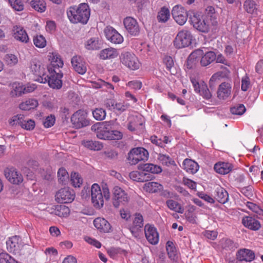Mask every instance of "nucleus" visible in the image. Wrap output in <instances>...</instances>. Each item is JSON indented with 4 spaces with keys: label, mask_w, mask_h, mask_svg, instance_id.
Returning <instances> with one entry per match:
<instances>
[{
    "label": "nucleus",
    "mask_w": 263,
    "mask_h": 263,
    "mask_svg": "<svg viewBox=\"0 0 263 263\" xmlns=\"http://www.w3.org/2000/svg\"><path fill=\"white\" fill-rule=\"evenodd\" d=\"M66 13L71 23L86 24L90 17V10L87 4L81 3L78 6L70 7Z\"/></svg>",
    "instance_id": "nucleus-1"
},
{
    "label": "nucleus",
    "mask_w": 263,
    "mask_h": 263,
    "mask_svg": "<svg viewBox=\"0 0 263 263\" xmlns=\"http://www.w3.org/2000/svg\"><path fill=\"white\" fill-rule=\"evenodd\" d=\"M48 74H46L42 78L41 83H45L48 82L49 86L53 89H60L62 86L63 73L61 70L52 69L49 68L48 69Z\"/></svg>",
    "instance_id": "nucleus-2"
},
{
    "label": "nucleus",
    "mask_w": 263,
    "mask_h": 263,
    "mask_svg": "<svg viewBox=\"0 0 263 263\" xmlns=\"http://www.w3.org/2000/svg\"><path fill=\"white\" fill-rule=\"evenodd\" d=\"M193 40V36L191 32L187 29H183L178 32L174 41V45L178 49L186 47L191 45Z\"/></svg>",
    "instance_id": "nucleus-3"
},
{
    "label": "nucleus",
    "mask_w": 263,
    "mask_h": 263,
    "mask_svg": "<svg viewBox=\"0 0 263 263\" xmlns=\"http://www.w3.org/2000/svg\"><path fill=\"white\" fill-rule=\"evenodd\" d=\"M148 151L143 147L132 149L128 154V161L131 165H135L140 161H145L148 158Z\"/></svg>",
    "instance_id": "nucleus-4"
},
{
    "label": "nucleus",
    "mask_w": 263,
    "mask_h": 263,
    "mask_svg": "<svg viewBox=\"0 0 263 263\" xmlns=\"http://www.w3.org/2000/svg\"><path fill=\"white\" fill-rule=\"evenodd\" d=\"M120 59L122 64L132 70H136L140 67V63L138 58L131 52L122 53Z\"/></svg>",
    "instance_id": "nucleus-5"
},
{
    "label": "nucleus",
    "mask_w": 263,
    "mask_h": 263,
    "mask_svg": "<svg viewBox=\"0 0 263 263\" xmlns=\"http://www.w3.org/2000/svg\"><path fill=\"white\" fill-rule=\"evenodd\" d=\"M97 137L101 139L108 140H118L122 138L121 132L116 130L108 129L107 127H100L98 129Z\"/></svg>",
    "instance_id": "nucleus-6"
},
{
    "label": "nucleus",
    "mask_w": 263,
    "mask_h": 263,
    "mask_svg": "<svg viewBox=\"0 0 263 263\" xmlns=\"http://www.w3.org/2000/svg\"><path fill=\"white\" fill-rule=\"evenodd\" d=\"M74 198L75 194L73 191L68 187L61 189L55 195V200L61 203H71Z\"/></svg>",
    "instance_id": "nucleus-7"
},
{
    "label": "nucleus",
    "mask_w": 263,
    "mask_h": 263,
    "mask_svg": "<svg viewBox=\"0 0 263 263\" xmlns=\"http://www.w3.org/2000/svg\"><path fill=\"white\" fill-rule=\"evenodd\" d=\"M172 15L175 21L181 26L186 23L188 18L187 10L179 5H177L173 8Z\"/></svg>",
    "instance_id": "nucleus-8"
},
{
    "label": "nucleus",
    "mask_w": 263,
    "mask_h": 263,
    "mask_svg": "<svg viewBox=\"0 0 263 263\" xmlns=\"http://www.w3.org/2000/svg\"><path fill=\"white\" fill-rule=\"evenodd\" d=\"M190 22L193 26L202 32H208L209 30V23L208 20L201 18L198 13H194L190 17Z\"/></svg>",
    "instance_id": "nucleus-9"
},
{
    "label": "nucleus",
    "mask_w": 263,
    "mask_h": 263,
    "mask_svg": "<svg viewBox=\"0 0 263 263\" xmlns=\"http://www.w3.org/2000/svg\"><path fill=\"white\" fill-rule=\"evenodd\" d=\"M113 194L112 203L116 208L128 201L129 197L127 193L119 186L114 187Z\"/></svg>",
    "instance_id": "nucleus-10"
},
{
    "label": "nucleus",
    "mask_w": 263,
    "mask_h": 263,
    "mask_svg": "<svg viewBox=\"0 0 263 263\" xmlns=\"http://www.w3.org/2000/svg\"><path fill=\"white\" fill-rule=\"evenodd\" d=\"M71 121L73 125L78 128L86 126L89 124V121L87 119V114L84 111L79 110L72 115Z\"/></svg>",
    "instance_id": "nucleus-11"
},
{
    "label": "nucleus",
    "mask_w": 263,
    "mask_h": 263,
    "mask_svg": "<svg viewBox=\"0 0 263 263\" xmlns=\"http://www.w3.org/2000/svg\"><path fill=\"white\" fill-rule=\"evenodd\" d=\"M91 201L94 206L97 209H100L103 206L104 198L100 187L98 184L95 183L91 188Z\"/></svg>",
    "instance_id": "nucleus-12"
},
{
    "label": "nucleus",
    "mask_w": 263,
    "mask_h": 263,
    "mask_svg": "<svg viewBox=\"0 0 263 263\" xmlns=\"http://www.w3.org/2000/svg\"><path fill=\"white\" fill-rule=\"evenodd\" d=\"M8 251L14 254H21V251L23 247V242L20 236H14L6 241Z\"/></svg>",
    "instance_id": "nucleus-13"
},
{
    "label": "nucleus",
    "mask_w": 263,
    "mask_h": 263,
    "mask_svg": "<svg viewBox=\"0 0 263 263\" xmlns=\"http://www.w3.org/2000/svg\"><path fill=\"white\" fill-rule=\"evenodd\" d=\"M191 81L196 92L202 96L205 99H211L212 94L208 88L207 85L203 81L199 82L194 78H191Z\"/></svg>",
    "instance_id": "nucleus-14"
},
{
    "label": "nucleus",
    "mask_w": 263,
    "mask_h": 263,
    "mask_svg": "<svg viewBox=\"0 0 263 263\" xmlns=\"http://www.w3.org/2000/svg\"><path fill=\"white\" fill-rule=\"evenodd\" d=\"M106 107L109 110L117 114H121L129 107L128 103L124 102H118L114 99H107L105 102Z\"/></svg>",
    "instance_id": "nucleus-15"
},
{
    "label": "nucleus",
    "mask_w": 263,
    "mask_h": 263,
    "mask_svg": "<svg viewBox=\"0 0 263 263\" xmlns=\"http://www.w3.org/2000/svg\"><path fill=\"white\" fill-rule=\"evenodd\" d=\"M5 175L11 183L20 184L23 181L22 174L14 167H7L5 170Z\"/></svg>",
    "instance_id": "nucleus-16"
},
{
    "label": "nucleus",
    "mask_w": 263,
    "mask_h": 263,
    "mask_svg": "<svg viewBox=\"0 0 263 263\" xmlns=\"http://www.w3.org/2000/svg\"><path fill=\"white\" fill-rule=\"evenodd\" d=\"M143 224V216L139 213H136L135 215L133 224L129 228L130 232L135 238L139 237L140 234L141 233V229L142 228Z\"/></svg>",
    "instance_id": "nucleus-17"
},
{
    "label": "nucleus",
    "mask_w": 263,
    "mask_h": 263,
    "mask_svg": "<svg viewBox=\"0 0 263 263\" xmlns=\"http://www.w3.org/2000/svg\"><path fill=\"white\" fill-rule=\"evenodd\" d=\"M124 27L132 35L136 36L140 32L139 24L136 19L132 17H126L123 21Z\"/></svg>",
    "instance_id": "nucleus-18"
},
{
    "label": "nucleus",
    "mask_w": 263,
    "mask_h": 263,
    "mask_svg": "<svg viewBox=\"0 0 263 263\" xmlns=\"http://www.w3.org/2000/svg\"><path fill=\"white\" fill-rule=\"evenodd\" d=\"M106 39L114 44H121L123 41V36L114 28L107 27L104 29Z\"/></svg>",
    "instance_id": "nucleus-19"
},
{
    "label": "nucleus",
    "mask_w": 263,
    "mask_h": 263,
    "mask_svg": "<svg viewBox=\"0 0 263 263\" xmlns=\"http://www.w3.org/2000/svg\"><path fill=\"white\" fill-rule=\"evenodd\" d=\"M145 235L147 241L152 245H156L159 241V234L156 228L148 224L144 227Z\"/></svg>",
    "instance_id": "nucleus-20"
},
{
    "label": "nucleus",
    "mask_w": 263,
    "mask_h": 263,
    "mask_svg": "<svg viewBox=\"0 0 263 263\" xmlns=\"http://www.w3.org/2000/svg\"><path fill=\"white\" fill-rule=\"evenodd\" d=\"M74 70L81 74H84L87 70L86 63L80 56H74L71 60Z\"/></svg>",
    "instance_id": "nucleus-21"
},
{
    "label": "nucleus",
    "mask_w": 263,
    "mask_h": 263,
    "mask_svg": "<svg viewBox=\"0 0 263 263\" xmlns=\"http://www.w3.org/2000/svg\"><path fill=\"white\" fill-rule=\"evenodd\" d=\"M243 226L248 229L256 231L261 228L260 222L252 216H245L241 220Z\"/></svg>",
    "instance_id": "nucleus-22"
},
{
    "label": "nucleus",
    "mask_w": 263,
    "mask_h": 263,
    "mask_svg": "<svg viewBox=\"0 0 263 263\" xmlns=\"http://www.w3.org/2000/svg\"><path fill=\"white\" fill-rule=\"evenodd\" d=\"M48 57L50 64L48 67V69L52 67V69L61 70L60 68L63 67L64 63L60 55L55 52H49Z\"/></svg>",
    "instance_id": "nucleus-23"
},
{
    "label": "nucleus",
    "mask_w": 263,
    "mask_h": 263,
    "mask_svg": "<svg viewBox=\"0 0 263 263\" xmlns=\"http://www.w3.org/2000/svg\"><path fill=\"white\" fill-rule=\"evenodd\" d=\"M204 52L202 50L198 49L192 52L186 62V66L187 68H192L202 58Z\"/></svg>",
    "instance_id": "nucleus-24"
},
{
    "label": "nucleus",
    "mask_w": 263,
    "mask_h": 263,
    "mask_svg": "<svg viewBox=\"0 0 263 263\" xmlns=\"http://www.w3.org/2000/svg\"><path fill=\"white\" fill-rule=\"evenodd\" d=\"M31 69L35 75L39 77L38 80L40 82L46 73L45 68L42 63L36 59L32 61Z\"/></svg>",
    "instance_id": "nucleus-25"
},
{
    "label": "nucleus",
    "mask_w": 263,
    "mask_h": 263,
    "mask_svg": "<svg viewBox=\"0 0 263 263\" xmlns=\"http://www.w3.org/2000/svg\"><path fill=\"white\" fill-rule=\"evenodd\" d=\"M13 36L15 40L22 43L29 42V36L24 28L21 26H15L13 29Z\"/></svg>",
    "instance_id": "nucleus-26"
},
{
    "label": "nucleus",
    "mask_w": 263,
    "mask_h": 263,
    "mask_svg": "<svg viewBox=\"0 0 263 263\" xmlns=\"http://www.w3.org/2000/svg\"><path fill=\"white\" fill-rule=\"evenodd\" d=\"M236 256L239 261L250 262L254 259L255 255L253 251L248 249H242L238 251Z\"/></svg>",
    "instance_id": "nucleus-27"
},
{
    "label": "nucleus",
    "mask_w": 263,
    "mask_h": 263,
    "mask_svg": "<svg viewBox=\"0 0 263 263\" xmlns=\"http://www.w3.org/2000/svg\"><path fill=\"white\" fill-rule=\"evenodd\" d=\"M95 227L101 232H109L111 229L110 223L104 218L98 217L93 220Z\"/></svg>",
    "instance_id": "nucleus-28"
},
{
    "label": "nucleus",
    "mask_w": 263,
    "mask_h": 263,
    "mask_svg": "<svg viewBox=\"0 0 263 263\" xmlns=\"http://www.w3.org/2000/svg\"><path fill=\"white\" fill-rule=\"evenodd\" d=\"M233 165L229 162H219L216 163L214 167V170L220 174H227L233 169Z\"/></svg>",
    "instance_id": "nucleus-29"
},
{
    "label": "nucleus",
    "mask_w": 263,
    "mask_h": 263,
    "mask_svg": "<svg viewBox=\"0 0 263 263\" xmlns=\"http://www.w3.org/2000/svg\"><path fill=\"white\" fill-rule=\"evenodd\" d=\"M182 168L190 174H194L198 171L199 165L195 161L185 159L182 163Z\"/></svg>",
    "instance_id": "nucleus-30"
},
{
    "label": "nucleus",
    "mask_w": 263,
    "mask_h": 263,
    "mask_svg": "<svg viewBox=\"0 0 263 263\" xmlns=\"http://www.w3.org/2000/svg\"><path fill=\"white\" fill-rule=\"evenodd\" d=\"M119 53L115 48L109 47L102 50L99 54V57L102 60L112 59L118 57Z\"/></svg>",
    "instance_id": "nucleus-31"
},
{
    "label": "nucleus",
    "mask_w": 263,
    "mask_h": 263,
    "mask_svg": "<svg viewBox=\"0 0 263 263\" xmlns=\"http://www.w3.org/2000/svg\"><path fill=\"white\" fill-rule=\"evenodd\" d=\"M231 92V86L229 83H221L217 91V97L220 99H224L228 98Z\"/></svg>",
    "instance_id": "nucleus-32"
},
{
    "label": "nucleus",
    "mask_w": 263,
    "mask_h": 263,
    "mask_svg": "<svg viewBox=\"0 0 263 263\" xmlns=\"http://www.w3.org/2000/svg\"><path fill=\"white\" fill-rule=\"evenodd\" d=\"M214 198L219 203H225L229 199L227 191L221 186H218L215 190Z\"/></svg>",
    "instance_id": "nucleus-33"
},
{
    "label": "nucleus",
    "mask_w": 263,
    "mask_h": 263,
    "mask_svg": "<svg viewBox=\"0 0 263 263\" xmlns=\"http://www.w3.org/2000/svg\"><path fill=\"white\" fill-rule=\"evenodd\" d=\"M38 101L35 99L30 98L22 102L19 107L24 110H29L34 109L38 105Z\"/></svg>",
    "instance_id": "nucleus-34"
},
{
    "label": "nucleus",
    "mask_w": 263,
    "mask_h": 263,
    "mask_svg": "<svg viewBox=\"0 0 263 263\" xmlns=\"http://www.w3.org/2000/svg\"><path fill=\"white\" fill-rule=\"evenodd\" d=\"M101 42L98 38L92 37L89 39L85 44V47L87 50H98L101 48Z\"/></svg>",
    "instance_id": "nucleus-35"
},
{
    "label": "nucleus",
    "mask_w": 263,
    "mask_h": 263,
    "mask_svg": "<svg viewBox=\"0 0 263 263\" xmlns=\"http://www.w3.org/2000/svg\"><path fill=\"white\" fill-rule=\"evenodd\" d=\"M216 59V54L213 51L204 52L202 58L200 59L201 65L203 66H206L211 64Z\"/></svg>",
    "instance_id": "nucleus-36"
},
{
    "label": "nucleus",
    "mask_w": 263,
    "mask_h": 263,
    "mask_svg": "<svg viewBox=\"0 0 263 263\" xmlns=\"http://www.w3.org/2000/svg\"><path fill=\"white\" fill-rule=\"evenodd\" d=\"M170 10L165 7L161 8L157 16V20L159 23H165L170 19Z\"/></svg>",
    "instance_id": "nucleus-37"
},
{
    "label": "nucleus",
    "mask_w": 263,
    "mask_h": 263,
    "mask_svg": "<svg viewBox=\"0 0 263 263\" xmlns=\"http://www.w3.org/2000/svg\"><path fill=\"white\" fill-rule=\"evenodd\" d=\"M166 204L169 209L177 213L182 214L184 212V209L181 204L173 199L167 200Z\"/></svg>",
    "instance_id": "nucleus-38"
},
{
    "label": "nucleus",
    "mask_w": 263,
    "mask_h": 263,
    "mask_svg": "<svg viewBox=\"0 0 263 263\" xmlns=\"http://www.w3.org/2000/svg\"><path fill=\"white\" fill-rule=\"evenodd\" d=\"M149 174L146 173H140L137 171H133L129 173V177L134 181L142 182L147 181L149 178Z\"/></svg>",
    "instance_id": "nucleus-39"
},
{
    "label": "nucleus",
    "mask_w": 263,
    "mask_h": 263,
    "mask_svg": "<svg viewBox=\"0 0 263 263\" xmlns=\"http://www.w3.org/2000/svg\"><path fill=\"white\" fill-rule=\"evenodd\" d=\"M82 144L86 148L93 151H100L103 148L102 144L96 141L86 140L82 142Z\"/></svg>",
    "instance_id": "nucleus-40"
},
{
    "label": "nucleus",
    "mask_w": 263,
    "mask_h": 263,
    "mask_svg": "<svg viewBox=\"0 0 263 263\" xmlns=\"http://www.w3.org/2000/svg\"><path fill=\"white\" fill-rule=\"evenodd\" d=\"M162 185L156 182H148L144 184L143 189L147 192L156 193L160 191Z\"/></svg>",
    "instance_id": "nucleus-41"
},
{
    "label": "nucleus",
    "mask_w": 263,
    "mask_h": 263,
    "mask_svg": "<svg viewBox=\"0 0 263 263\" xmlns=\"http://www.w3.org/2000/svg\"><path fill=\"white\" fill-rule=\"evenodd\" d=\"M11 90L10 95L12 97H16L24 94L23 86L19 83H13L11 85Z\"/></svg>",
    "instance_id": "nucleus-42"
},
{
    "label": "nucleus",
    "mask_w": 263,
    "mask_h": 263,
    "mask_svg": "<svg viewBox=\"0 0 263 263\" xmlns=\"http://www.w3.org/2000/svg\"><path fill=\"white\" fill-rule=\"evenodd\" d=\"M30 5L36 11L40 12H44L46 8V4L44 0H32Z\"/></svg>",
    "instance_id": "nucleus-43"
},
{
    "label": "nucleus",
    "mask_w": 263,
    "mask_h": 263,
    "mask_svg": "<svg viewBox=\"0 0 263 263\" xmlns=\"http://www.w3.org/2000/svg\"><path fill=\"white\" fill-rule=\"evenodd\" d=\"M257 5L254 0H246L243 3V8L248 13L254 14L257 11Z\"/></svg>",
    "instance_id": "nucleus-44"
},
{
    "label": "nucleus",
    "mask_w": 263,
    "mask_h": 263,
    "mask_svg": "<svg viewBox=\"0 0 263 263\" xmlns=\"http://www.w3.org/2000/svg\"><path fill=\"white\" fill-rule=\"evenodd\" d=\"M166 249L170 258L175 260L177 259V251L172 241H168L166 243Z\"/></svg>",
    "instance_id": "nucleus-45"
},
{
    "label": "nucleus",
    "mask_w": 263,
    "mask_h": 263,
    "mask_svg": "<svg viewBox=\"0 0 263 263\" xmlns=\"http://www.w3.org/2000/svg\"><path fill=\"white\" fill-rule=\"evenodd\" d=\"M55 214L61 217H66L70 213V209L64 205L58 206L55 209Z\"/></svg>",
    "instance_id": "nucleus-46"
},
{
    "label": "nucleus",
    "mask_w": 263,
    "mask_h": 263,
    "mask_svg": "<svg viewBox=\"0 0 263 263\" xmlns=\"http://www.w3.org/2000/svg\"><path fill=\"white\" fill-rule=\"evenodd\" d=\"M22 122H21V126L22 128L30 130L34 128L35 122L31 119H26L25 117L23 116Z\"/></svg>",
    "instance_id": "nucleus-47"
},
{
    "label": "nucleus",
    "mask_w": 263,
    "mask_h": 263,
    "mask_svg": "<svg viewBox=\"0 0 263 263\" xmlns=\"http://www.w3.org/2000/svg\"><path fill=\"white\" fill-rule=\"evenodd\" d=\"M144 171L153 174H158L161 173L162 168L160 166L152 163H146L144 165Z\"/></svg>",
    "instance_id": "nucleus-48"
},
{
    "label": "nucleus",
    "mask_w": 263,
    "mask_h": 263,
    "mask_svg": "<svg viewBox=\"0 0 263 263\" xmlns=\"http://www.w3.org/2000/svg\"><path fill=\"white\" fill-rule=\"evenodd\" d=\"M33 43L38 48H43L46 46V40L42 35H36L33 37Z\"/></svg>",
    "instance_id": "nucleus-49"
},
{
    "label": "nucleus",
    "mask_w": 263,
    "mask_h": 263,
    "mask_svg": "<svg viewBox=\"0 0 263 263\" xmlns=\"http://www.w3.org/2000/svg\"><path fill=\"white\" fill-rule=\"evenodd\" d=\"M92 115L96 120L102 121L105 119L106 112L102 108H97L92 111Z\"/></svg>",
    "instance_id": "nucleus-50"
},
{
    "label": "nucleus",
    "mask_w": 263,
    "mask_h": 263,
    "mask_svg": "<svg viewBox=\"0 0 263 263\" xmlns=\"http://www.w3.org/2000/svg\"><path fill=\"white\" fill-rule=\"evenodd\" d=\"M71 182L72 185L75 187H80L82 184L83 179L77 173H72L71 175Z\"/></svg>",
    "instance_id": "nucleus-51"
},
{
    "label": "nucleus",
    "mask_w": 263,
    "mask_h": 263,
    "mask_svg": "<svg viewBox=\"0 0 263 263\" xmlns=\"http://www.w3.org/2000/svg\"><path fill=\"white\" fill-rule=\"evenodd\" d=\"M58 176L59 178V181L62 183L65 184L66 181L68 179L69 176L67 171L62 167L60 168L58 172Z\"/></svg>",
    "instance_id": "nucleus-52"
},
{
    "label": "nucleus",
    "mask_w": 263,
    "mask_h": 263,
    "mask_svg": "<svg viewBox=\"0 0 263 263\" xmlns=\"http://www.w3.org/2000/svg\"><path fill=\"white\" fill-rule=\"evenodd\" d=\"M158 159L163 165L166 166H169L174 162L168 155L162 154L158 155Z\"/></svg>",
    "instance_id": "nucleus-53"
},
{
    "label": "nucleus",
    "mask_w": 263,
    "mask_h": 263,
    "mask_svg": "<svg viewBox=\"0 0 263 263\" xmlns=\"http://www.w3.org/2000/svg\"><path fill=\"white\" fill-rule=\"evenodd\" d=\"M245 106L241 104H237L230 109L231 112L233 115H242L246 111Z\"/></svg>",
    "instance_id": "nucleus-54"
},
{
    "label": "nucleus",
    "mask_w": 263,
    "mask_h": 263,
    "mask_svg": "<svg viewBox=\"0 0 263 263\" xmlns=\"http://www.w3.org/2000/svg\"><path fill=\"white\" fill-rule=\"evenodd\" d=\"M246 206L252 212L259 215H263V210L260 206L255 203L247 201L246 203Z\"/></svg>",
    "instance_id": "nucleus-55"
},
{
    "label": "nucleus",
    "mask_w": 263,
    "mask_h": 263,
    "mask_svg": "<svg viewBox=\"0 0 263 263\" xmlns=\"http://www.w3.org/2000/svg\"><path fill=\"white\" fill-rule=\"evenodd\" d=\"M0 263H18V262L7 253H0Z\"/></svg>",
    "instance_id": "nucleus-56"
},
{
    "label": "nucleus",
    "mask_w": 263,
    "mask_h": 263,
    "mask_svg": "<svg viewBox=\"0 0 263 263\" xmlns=\"http://www.w3.org/2000/svg\"><path fill=\"white\" fill-rule=\"evenodd\" d=\"M141 126H142V123H138L137 118H133V119H130L128 124L127 128L129 130L132 132H135Z\"/></svg>",
    "instance_id": "nucleus-57"
},
{
    "label": "nucleus",
    "mask_w": 263,
    "mask_h": 263,
    "mask_svg": "<svg viewBox=\"0 0 263 263\" xmlns=\"http://www.w3.org/2000/svg\"><path fill=\"white\" fill-rule=\"evenodd\" d=\"M11 6L16 11H22L24 9V5L21 0H9Z\"/></svg>",
    "instance_id": "nucleus-58"
},
{
    "label": "nucleus",
    "mask_w": 263,
    "mask_h": 263,
    "mask_svg": "<svg viewBox=\"0 0 263 263\" xmlns=\"http://www.w3.org/2000/svg\"><path fill=\"white\" fill-rule=\"evenodd\" d=\"M206 18L207 19H210L211 21L213 20V22L212 24H214L216 22V17L215 14V9L212 6H209L206 9Z\"/></svg>",
    "instance_id": "nucleus-59"
},
{
    "label": "nucleus",
    "mask_w": 263,
    "mask_h": 263,
    "mask_svg": "<svg viewBox=\"0 0 263 263\" xmlns=\"http://www.w3.org/2000/svg\"><path fill=\"white\" fill-rule=\"evenodd\" d=\"M240 191L248 198L252 197L253 195V187L251 185L241 188Z\"/></svg>",
    "instance_id": "nucleus-60"
},
{
    "label": "nucleus",
    "mask_w": 263,
    "mask_h": 263,
    "mask_svg": "<svg viewBox=\"0 0 263 263\" xmlns=\"http://www.w3.org/2000/svg\"><path fill=\"white\" fill-rule=\"evenodd\" d=\"M23 117V115H17L12 117L9 120V124L12 126L18 125L21 126V122H22L21 121H22Z\"/></svg>",
    "instance_id": "nucleus-61"
},
{
    "label": "nucleus",
    "mask_w": 263,
    "mask_h": 263,
    "mask_svg": "<svg viewBox=\"0 0 263 263\" xmlns=\"http://www.w3.org/2000/svg\"><path fill=\"white\" fill-rule=\"evenodd\" d=\"M250 86V81L249 78L246 76L241 80V90L246 91Z\"/></svg>",
    "instance_id": "nucleus-62"
},
{
    "label": "nucleus",
    "mask_w": 263,
    "mask_h": 263,
    "mask_svg": "<svg viewBox=\"0 0 263 263\" xmlns=\"http://www.w3.org/2000/svg\"><path fill=\"white\" fill-rule=\"evenodd\" d=\"M163 63L166 66V69L171 71V68L174 66V61L172 58L170 56H165L163 59Z\"/></svg>",
    "instance_id": "nucleus-63"
},
{
    "label": "nucleus",
    "mask_w": 263,
    "mask_h": 263,
    "mask_svg": "<svg viewBox=\"0 0 263 263\" xmlns=\"http://www.w3.org/2000/svg\"><path fill=\"white\" fill-rule=\"evenodd\" d=\"M55 117L53 115L48 116L43 122L45 127H50L53 125L55 123Z\"/></svg>",
    "instance_id": "nucleus-64"
}]
</instances>
